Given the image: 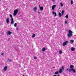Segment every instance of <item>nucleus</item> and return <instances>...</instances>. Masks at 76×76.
<instances>
[{
  "label": "nucleus",
  "instance_id": "f257e3e1",
  "mask_svg": "<svg viewBox=\"0 0 76 76\" xmlns=\"http://www.w3.org/2000/svg\"><path fill=\"white\" fill-rule=\"evenodd\" d=\"M68 33L69 34H68V38H70L71 37H72L73 36V34H72V33H73V32L72 31L69 30L68 31Z\"/></svg>",
  "mask_w": 76,
  "mask_h": 76
},
{
  "label": "nucleus",
  "instance_id": "f03ea898",
  "mask_svg": "<svg viewBox=\"0 0 76 76\" xmlns=\"http://www.w3.org/2000/svg\"><path fill=\"white\" fill-rule=\"evenodd\" d=\"M18 11H19V10L18 9L14 10V13L13 14L14 16H15L16 15H17V13H18Z\"/></svg>",
  "mask_w": 76,
  "mask_h": 76
},
{
  "label": "nucleus",
  "instance_id": "7ed1b4c3",
  "mask_svg": "<svg viewBox=\"0 0 76 76\" xmlns=\"http://www.w3.org/2000/svg\"><path fill=\"white\" fill-rule=\"evenodd\" d=\"M64 70V66H63L62 67H61L59 69V73H61Z\"/></svg>",
  "mask_w": 76,
  "mask_h": 76
},
{
  "label": "nucleus",
  "instance_id": "20e7f679",
  "mask_svg": "<svg viewBox=\"0 0 76 76\" xmlns=\"http://www.w3.org/2000/svg\"><path fill=\"white\" fill-rule=\"evenodd\" d=\"M69 72H72V71H73V73H75L76 72V70H75V69H74L73 68L69 69Z\"/></svg>",
  "mask_w": 76,
  "mask_h": 76
},
{
  "label": "nucleus",
  "instance_id": "39448f33",
  "mask_svg": "<svg viewBox=\"0 0 76 76\" xmlns=\"http://www.w3.org/2000/svg\"><path fill=\"white\" fill-rule=\"evenodd\" d=\"M69 42L67 41H66L65 42H64L63 43V46H65L66 45H67V43Z\"/></svg>",
  "mask_w": 76,
  "mask_h": 76
},
{
  "label": "nucleus",
  "instance_id": "423d86ee",
  "mask_svg": "<svg viewBox=\"0 0 76 76\" xmlns=\"http://www.w3.org/2000/svg\"><path fill=\"white\" fill-rule=\"evenodd\" d=\"M14 23V21L13 20V18H12L11 22V24H12V25H13Z\"/></svg>",
  "mask_w": 76,
  "mask_h": 76
},
{
  "label": "nucleus",
  "instance_id": "0eeeda50",
  "mask_svg": "<svg viewBox=\"0 0 76 76\" xmlns=\"http://www.w3.org/2000/svg\"><path fill=\"white\" fill-rule=\"evenodd\" d=\"M6 22L7 23H9V18H7Z\"/></svg>",
  "mask_w": 76,
  "mask_h": 76
},
{
  "label": "nucleus",
  "instance_id": "6e6552de",
  "mask_svg": "<svg viewBox=\"0 0 76 76\" xmlns=\"http://www.w3.org/2000/svg\"><path fill=\"white\" fill-rule=\"evenodd\" d=\"M56 5H53L52 7V10H54V8L56 7Z\"/></svg>",
  "mask_w": 76,
  "mask_h": 76
},
{
  "label": "nucleus",
  "instance_id": "1a4fd4ad",
  "mask_svg": "<svg viewBox=\"0 0 76 76\" xmlns=\"http://www.w3.org/2000/svg\"><path fill=\"white\" fill-rule=\"evenodd\" d=\"M52 13L53 14V15H55V16H57V14L56 13L54 12L53 11Z\"/></svg>",
  "mask_w": 76,
  "mask_h": 76
},
{
  "label": "nucleus",
  "instance_id": "9d476101",
  "mask_svg": "<svg viewBox=\"0 0 76 76\" xmlns=\"http://www.w3.org/2000/svg\"><path fill=\"white\" fill-rule=\"evenodd\" d=\"M7 66H5L4 68V70L5 71H6L7 70Z\"/></svg>",
  "mask_w": 76,
  "mask_h": 76
},
{
  "label": "nucleus",
  "instance_id": "9b49d317",
  "mask_svg": "<svg viewBox=\"0 0 76 76\" xmlns=\"http://www.w3.org/2000/svg\"><path fill=\"white\" fill-rule=\"evenodd\" d=\"M39 6L40 7V9L41 10H43V7H40V6L39 5Z\"/></svg>",
  "mask_w": 76,
  "mask_h": 76
},
{
  "label": "nucleus",
  "instance_id": "f8f14e48",
  "mask_svg": "<svg viewBox=\"0 0 76 76\" xmlns=\"http://www.w3.org/2000/svg\"><path fill=\"white\" fill-rule=\"evenodd\" d=\"M70 42L71 44H73V42H74V40L71 39L70 40Z\"/></svg>",
  "mask_w": 76,
  "mask_h": 76
},
{
  "label": "nucleus",
  "instance_id": "ddd939ff",
  "mask_svg": "<svg viewBox=\"0 0 76 76\" xmlns=\"http://www.w3.org/2000/svg\"><path fill=\"white\" fill-rule=\"evenodd\" d=\"M12 34V32L9 31L8 33H7V35H10V34Z\"/></svg>",
  "mask_w": 76,
  "mask_h": 76
},
{
  "label": "nucleus",
  "instance_id": "4468645a",
  "mask_svg": "<svg viewBox=\"0 0 76 76\" xmlns=\"http://www.w3.org/2000/svg\"><path fill=\"white\" fill-rule=\"evenodd\" d=\"M45 50H46V49L45 48H43L42 49V50L43 51H45Z\"/></svg>",
  "mask_w": 76,
  "mask_h": 76
},
{
  "label": "nucleus",
  "instance_id": "2eb2a0df",
  "mask_svg": "<svg viewBox=\"0 0 76 76\" xmlns=\"http://www.w3.org/2000/svg\"><path fill=\"white\" fill-rule=\"evenodd\" d=\"M74 67V66L73 65H71L70 66V68L71 69H73Z\"/></svg>",
  "mask_w": 76,
  "mask_h": 76
},
{
  "label": "nucleus",
  "instance_id": "dca6fc26",
  "mask_svg": "<svg viewBox=\"0 0 76 76\" xmlns=\"http://www.w3.org/2000/svg\"><path fill=\"white\" fill-rule=\"evenodd\" d=\"M75 50V49L74 48H71V51H73Z\"/></svg>",
  "mask_w": 76,
  "mask_h": 76
},
{
  "label": "nucleus",
  "instance_id": "f3484780",
  "mask_svg": "<svg viewBox=\"0 0 76 76\" xmlns=\"http://www.w3.org/2000/svg\"><path fill=\"white\" fill-rule=\"evenodd\" d=\"M34 10H35V11H36L37 10V8L36 7H35L34 8Z\"/></svg>",
  "mask_w": 76,
  "mask_h": 76
},
{
  "label": "nucleus",
  "instance_id": "a211bd4d",
  "mask_svg": "<svg viewBox=\"0 0 76 76\" xmlns=\"http://www.w3.org/2000/svg\"><path fill=\"white\" fill-rule=\"evenodd\" d=\"M58 74V71H56L55 73V75H57Z\"/></svg>",
  "mask_w": 76,
  "mask_h": 76
},
{
  "label": "nucleus",
  "instance_id": "6ab92c4d",
  "mask_svg": "<svg viewBox=\"0 0 76 76\" xmlns=\"http://www.w3.org/2000/svg\"><path fill=\"white\" fill-rule=\"evenodd\" d=\"M35 37V34H33L32 35V37L33 38H34V37Z\"/></svg>",
  "mask_w": 76,
  "mask_h": 76
},
{
  "label": "nucleus",
  "instance_id": "aec40b11",
  "mask_svg": "<svg viewBox=\"0 0 76 76\" xmlns=\"http://www.w3.org/2000/svg\"><path fill=\"white\" fill-rule=\"evenodd\" d=\"M58 15L59 16V17H61V13H60V12L59 13Z\"/></svg>",
  "mask_w": 76,
  "mask_h": 76
},
{
  "label": "nucleus",
  "instance_id": "412c9836",
  "mask_svg": "<svg viewBox=\"0 0 76 76\" xmlns=\"http://www.w3.org/2000/svg\"><path fill=\"white\" fill-rule=\"evenodd\" d=\"M59 53L60 54H62V51L61 50H60L59 51Z\"/></svg>",
  "mask_w": 76,
  "mask_h": 76
},
{
  "label": "nucleus",
  "instance_id": "4be33fe9",
  "mask_svg": "<svg viewBox=\"0 0 76 76\" xmlns=\"http://www.w3.org/2000/svg\"><path fill=\"white\" fill-rule=\"evenodd\" d=\"M8 60L9 62H10L11 61H12V60H11V59H8Z\"/></svg>",
  "mask_w": 76,
  "mask_h": 76
},
{
  "label": "nucleus",
  "instance_id": "5701e85b",
  "mask_svg": "<svg viewBox=\"0 0 76 76\" xmlns=\"http://www.w3.org/2000/svg\"><path fill=\"white\" fill-rule=\"evenodd\" d=\"M61 14L62 15L64 14V10H62L61 11Z\"/></svg>",
  "mask_w": 76,
  "mask_h": 76
},
{
  "label": "nucleus",
  "instance_id": "b1692460",
  "mask_svg": "<svg viewBox=\"0 0 76 76\" xmlns=\"http://www.w3.org/2000/svg\"><path fill=\"white\" fill-rule=\"evenodd\" d=\"M60 4H61V6H62V7H63V3H62L61 2Z\"/></svg>",
  "mask_w": 76,
  "mask_h": 76
},
{
  "label": "nucleus",
  "instance_id": "393cba45",
  "mask_svg": "<svg viewBox=\"0 0 76 76\" xmlns=\"http://www.w3.org/2000/svg\"><path fill=\"white\" fill-rule=\"evenodd\" d=\"M14 26L15 27H16L17 26V23H15Z\"/></svg>",
  "mask_w": 76,
  "mask_h": 76
},
{
  "label": "nucleus",
  "instance_id": "a878e982",
  "mask_svg": "<svg viewBox=\"0 0 76 76\" xmlns=\"http://www.w3.org/2000/svg\"><path fill=\"white\" fill-rule=\"evenodd\" d=\"M68 17H69V15H66L65 16V18H66L67 19V18H68Z\"/></svg>",
  "mask_w": 76,
  "mask_h": 76
},
{
  "label": "nucleus",
  "instance_id": "bb28decb",
  "mask_svg": "<svg viewBox=\"0 0 76 76\" xmlns=\"http://www.w3.org/2000/svg\"><path fill=\"white\" fill-rule=\"evenodd\" d=\"M71 4L72 5L73 4V1L72 0L71 2Z\"/></svg>",
  "mask_w": 76,
  "mask_h": 76
},
{
  "label": "nucleus",
  "instance_id": "cd10ccee",
  "mask_svg": "<svg viewBox=\"0 0 76 76\" xmlns=\"http://www.w3.org/2000/svg\"><path fill=\"white\" fill-rule=\"evenodd\" d=\"M34 59H37V57L34 56Z\"/></svg>",
  "mask_w": 76,
  "mask_h": 76
},
{
  "label": "nucleus",
  "instance_id": "c85d7f7f",
  "mask_svg": "<svg viewBox=\"0 0 76 76\" xmlns=\"http://www.w3.org/2000/svg\"><path fill=\"white\" fill-rule=\"evenodd\" d=\"M65 24H67V21H65Z\"/></svg>",
  "mask_w": 76,
  "mask_h": 76
},
{
  "label": "nucleus",
  "instance_id": "c756f323",
  "mask_svg": "<svg viewBox=\"0 0 76 76\" xmlns=\"http://www.w3.org/2000/svg\"><path fill=\"white\" fill-rule=\"evenodd\" d=\"M10 18H12V15H10Z\"/></svg>",
  "mask_w": 76,
  "mask_h": 76
},
{
  "label": "nucleus",
  "instance_id": "7c9ffc66",
  "mask_svg": "<svg viewBox=\"0 0 76 76\" xmlns=\"http://www.w3.org/2000/svg\"><path fill=\"white\" fill-rule=\"evenodd\" d=\"M1 56H4V53H2L1 54Z\"/></svg>",
  "mask_w": 76,
  "mask_h": 76
},
{
  "label": "nucleus",
  "instance_id": "2f4dec72",
  "mask_svg": "<svg viewBox=\"0 0 76 76\" xmlns=\"http://www.w3.org/2000/svg\"><path fill=\"white\" fill-rule=\"evenodd\" d=\"M68 70H69V69L67 68L66 71H68Z\"/></svg>",
  "mask_w": 76,
  "mask_h": 76
},
{
  "label": "nucleus",
  "instance_id": "473e14b6",
  "mask_svg": "<svg viewBox=\"0 0 76 76\" xmlns=\"http://www.w3.org/2000/svg\"><path fill=\"white\" fill-rule=\"evenodd\" d=\"M19 29V28H18L17 27L16 28V30H18Z\"/></svg>",
  "mask_w": 76,
  "mask_h": 76
},
{
  "label": "nucleus",
  "instance_id": "72a5a7b5",
  "mask_svg": "<svg viewBox=\"0 0 76 76\" xmlns=\"http://www.w3.org/2000/svg\"><path fill=\"white\" fill-rule=\"evenodd\" d=\"M52 1L53 2H54V0H52Z\"/></svg>",
  "mask_w": 76,
  "mask_h": 76
},
{
  "label": "nucleus",
  "instance_id": "f704fd0d",
  "mask_svg": "<svg viewBox=\"0 0 76 76\" xmlns=\"http://www.w3.org/2000/svg\"><path fill=\"white\" fill-rule=\"evenodd\" d=\"M38 14H39V13H40V12H38Z\"/></svg>",
  "mask_w": 76,
  "mask_h": 76
},
{
  "label": "nucleus",
  "instance_id": "c9c22d12",
  "mask_svg": "<svg viewBox=\"0 0 76 76\" xmlns=\"http://www.w3.org/2000/svg\"><path fill=\"white\" fill-rule=\"evenodd\" d=\"M58 76H60V75H58Z\"/></svg>",
  "mask_w": 76,
  "mask_h": 76
},
{
  "label": "nucleus",
  "instance_id": "e433bc0d",
  "mask_svg": "<svg viewBox=\"0 0 76 76\" xmlns=\"http://www.w3.org/2000/svg\"><path fill=\"white\" fill-rule=\"evenodd\" d=\"M53 76H57V75H55Z\"/></svg>",
  "mask_w": 76,
  "mask_h": 76
},
{
  "label": "nucleus",
  "instance_id": "4c0bfd02",
  "mask_svg": "<svg viewBox=\"0 0 76 76\" xmlns=\"http://www.w3.org/2000/svg\"><path fill=\"white\" fill-rule=\"evenodd\" d=\"M8 40H9V41H10V39H9Z\"/></svg>",
  "mask_w": 76,
  "mask_h": 76
},
{
  "label": "nucleus",
  "instance_id": "58836bf2",
  "mask_svg": "<svg viewBox=\"0 0 76 76\" xmlns=\"http://www.w3.org/2000/svg\"><path fill=\"white\" fill-rule=\"evenodd\" d=\"M53 68H55V67H53Z\"/></svg>",
  "mask_w": 76,
  "mask_h": 76
},
{
  "label": "nucleus",
  "instance_id": "ea45409f",
  "mask_svg": "<svg viewBox=\"0 0 76 76\" xmlns=\"http://www.w3.org/2000/svg\"><path fill=\"white\" fill-rule=\"evenodd\" d=\"M0 1H1V0H0Z\"/></svg>",
  "mask_w": 76,
  "mask_h": 76
}]
</instances>
